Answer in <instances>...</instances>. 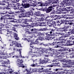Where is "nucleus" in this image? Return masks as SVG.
<instances>
[{
  "mask_svg": "<svg viewBox=\"0 0 74 74\" xmlns=\"http://www.w3.org/2000/svg\"><path fill=\"white\" fill-rule=\"evenodd\" d=\"M22 1V3H20V7L21 9H20V10L21 12V13L20 14L21 15H23L24 17L26 16L27 15H33V12L32 10H31L28 12L26 11H25V9H23V8H29V7H30V4L29 3H25L24 0H23ZM22 7H23V8Z\"/></svg>",
  "mask_w": 74,
  "mask_h": 74,
  "instance_id": "nucleus-1",
  "label": "nucleus"
},
{
  "mask_svg": "<svg viewBox=\"0 0 74 74\" xmlns=\"http://www.w3.org/2000/svg\"><path fill=\"white\" fill-rule=\"evenodd\" d=\"M54 9H55L54 6L52 5L49 7L48 8H47V7H46L44 8H42L40 9H39V10L40 11H43V12H46V14H49V13H50L51 11H53Z\"/></svg>",
  "mask_w": 74,
  "mask_h": 74,
  "instance_id": "nucleus-2",
  "label": "nucleus"
},
{
  "mask_svg": "<svg viewBox=\"0 0 74 74\" xmlns=\"http://www.w3.org/2000/svg\"><path fill=\"white\" fill-rule=\"evenodd\" d=\"M63 41H62L61 42H53V43L50 44V45L51 46H53L55 48H59L60 47V43H63Z\"/></svg>",
  "mask_w": 74,
  "mask_h": 74,
  "instance_id": "nucleus-3",
  "label": "nucleus"
},
{
  "mask_svg": "<svg viewBox=\"0 0 74 74\" xmlns=\"http://www.w3.org/2000/svg\"><path fill=\"white\" fill-rule=\"evenodd\" d=\"M17 65L19 67H22V68H25V66L23 64V60L22 59H18L16 61Z\"/></svg>",
  "mask_w": 74,
  "mask_h": 74,
  "instance_id": "nucleus-4",
  "label": "nucleus"
},
{
  "mask_svg": "<svg viewBox=\"0 0 74 74\" xmlns=\"http://www.w3.org/2000/svg\"><path fill=\"white\" fill-rule=\"evenodd\" d=\"M58 59L54 60L53 61V62H57L56 63H53L51 64L48 65L47 66L49 67H52L53 66H58V64H59V62Z\"/></svg>",
  "mask_w": 74,
  "mask_h": 74,
  "instance_id": "nucleus-5",
  "label": "nucleus"
},
{
  "mask_svg": "<svg viewBox=\"0 0 74 74\" xmlns=\"http://www.w3.org/2000/svg\"><path fill=\"white\" fill-rule=\"evenodd\" d=\"M11 7H14V10H16L17 8H18L19 10L21 9L20 8L21 7H20V3H17L16 5L12 4H11Z\"/></svg>",
  "mask_w": 74,
  "mask_h": 74,
  "instance_id": "nucleus-6",
  "label": "nucleus"
},
{
  "mask_svg": "<svg viewBox=\"0 0 74 74\" xmlns=\"http://www.w3.org/2000/svg\"><path fill=\"white\" fill-rule=\"evenodd\" d=\"M66 33H67L66 34L64 33V38H66L67 37H69L70 35H71V34H74V28L72 30L71 32H66Z\"/></svg>",
  "mask_w": 74,
  "mask_h": 74,
  "instance_id": "nucleus-7",
  "label": "nucleus"
},
{
  "mask_svg": "<svg viewBox=\"0 0 74 74\" xmlns=\"http://www.w3.org/2000/svg\"><path fill=\"white\" fill-rule=\"evenodd\" d=\"M47 25L49 27H55L56 26V24L55 21H52L51 23L49 21L47 23Z\"/></svg>",
  "mask_w": 74,
  "mask_h": 74,
  "instance_id": "nucleus-8",
  "label": "nucleus"
},
{
  "mask_svg": "<svg viewBox=\"0 0 74 74\" xmlns=\"http://www.w3.org/2000/svg\"><path fill=\"white\" fill-rule=\"evenodd\" d=\"M71 42H72V41H70V40H68L67 42H63L62 43H64L63 45H64V46H69H69H70L71 45H73V44H71Z\"/></svg>",
  "mask_w": 74,
  "mask_h": 74,
  "instance_id": "nucleus-9",
  "label": "nucleus"
},
{
  "mask_svg": "<svg viewBox=\"0 0 74 74\" xmlns=\"http://www.w3.org/2000/svg\"><path fill=\"white\" fill-rule=\"evenodd\" d=\"M29 55H31L32 56V57H34V56H38V52H32V51H29Z\"/></svg>",
  "mask_w": 74,
  "mask_h": 74,
  "instance_id": "nucleus-10",
  "label": "nucleus"
},
{
  "mask_svg": "<svg viewBox=\"0 0 74 74\" xmlns=\"http://www.w3.org/2000/svg\"><path fill=\"white\" fill-rule=\"evenodd\" d=\"M66 63H67L68 64L74 65V61L71 60H66Z\"/></svg>",
  "mask_w": 74,
  "mask_h": 74,
  "instance_id": "nucleus-11",
  "label": "nucleus"
},
{
  "mask_svg": "<svg viewBox=\"0 0 74 74\" xmlns=\"http://www.w3.org/2000/svg\"><path fill=\"white\" fill-rule=\"evenodd\" d=\"M23 23L28 25V24H29V23H27V21H28V22H32V19H28L27 20H23Z\"/></svg>",
  "mask_w": 74,
  "mask_h": 74,
  "instance_id": "nucleus-12",
  "label": "nucleus"
},
{
  "mask_svg": "<svg viewBox=\"0 0 74 74\" xmlns=\"http://www.w3.org/2000/svg\"><path fill=\"white\" fill-rule=\"evenodd\" d=\"M46 23L45 22H38V26H46L47 25H45Z\"/></svg>",
  "mask_w": 74,
  "mask_h": 74,
  "instance_id": "nucleus-13",
  "label": "nucleus"
},
{
  "mask_svg": "<svg viewBox=\"0 0 74 74\" xmlns=\"http://www.w3.org/2000/svg\"><path fill=\"white\" fill-rule=\"evenodd\" d=\"M72 21H66L65 23V25H74V23L72 22Z\"/></svg>",
  "mask_w": 74,
  "mask_h": 74,
  "instance_id": "nucleus-14",
  "label": "nucleus"
},
{
  "mask_svg": "<svg viewBox=\"0 0 74 74\" xmlns=\"http://www.w3.org/2000/svg\"><path fill=\"white\" fill-rule=\"evenodd\" d=\"M58 36L60 38H64V33L63 32H59L58 33Z\"/></svg>",
  "mask_w": 74,
  "mask_h": 74,
  "instance_id": "nucleus-15",
  "label": "nucleus"
},
{
  "mask_svg": "<svg viewBox=\"0 0 74 74\" xmlns=\"http://www.w3.org/2000/svg\"><path fill=\"white\" fill-rule=\"evenodd\" d=\"M25 71H27V74H30L33 73V69L30 68L29 70L26 69H25Z\"/></svg>",
  "mask_w": 74,
  "mask_h": 74,
  "instance_id": "nucleus-16",
  "label": "nucleus"
},
{
  "mask_svg": "<svg viewBox=\"0 0 74 74\" xmlns=\"http://www.w3.org/2000/svg\"><path fill=\"white\" fill-rule=\"evenodd\" d=\"M65 27H64L62 28H60L58 29V30L59 32H66L67 31V30L65 28Z\"/></svg>",
  "mask_w": 74,
  "mask_h": 74,
  "instance_id": "nucleus-17",
  "label": "nucleus"
},
{
  "mask_svg": "<svg viewBox=\"0 0 74 74\" xmlns=\"http://www.w3.org/2000/svg\"><path fill=\"white\" fill-rule=\"evenodd\" d=\"M19 44L18 42H15L12 41V42L11 43L10 45V46H11L12 47L13 45H16L15 46H16L17 47H19V46L18 45Z\"/></svg>",
  "mask_w": 74,
  "mask_h": 74,
  "instance_id": "nucleus-18",
  "label": "nucleus"
},
{
  "mask_svg": "<svg viewBox=\"0 0 74 74\" xmlns=\"http://www.w3.org/2000/svg\"><path fill=\"white\" fill-rule=\"evenodd\" d=\"M48 33H50V34L51 36H53V34H54V30H53V29L49 30Z\"/></svg>",
  "mask_w": 74,
  "mask_h": 74,
  "instance_id": "nucleus-19",
  "label": "nucleus"
},
{
  "mask_svg": "<svg viewBox=\"0 0 74 74\" xmlns=\"http://www.w3.org/2000/svg\"><path fill=\"white\" fill-rule=\"evenodd\" d=\"M57 12H62L63 11H64V9L62 8H57Z\"/></svg>",
  "mask_w": 74,
  "mask_h": 74,
  "instance_id": "nucleus-20",
  "label": "nucleus"
},
{
  "mask_svg": "<svg viewBox=\"0 0 74 74\" xmlns=\"http://www.w3.org/2000/svg\"><path fill=\"white\" fill-rule=\"evenodd\" d=\"M46 4H47V5H52V4H53V1H46L45 3Z\"/></svg>",
  "mask_w": 74,
  "mask_h": 74,
  "instance_id": "nucleus-21",
  "label": "nucleus"
},
{
  "mask_svg": "<svg viewBox=\"0 0 74 74\" xmlns=\"http://www.w3.org/2000/svg\"><path fill=\"white\" fill-rule=\"evenodd\" d=\"M64 2L66 5H71V2H70V0H64Z\"/></svg>",
  "mask_w": 74,
  "mask_h": 74,
  "instance_id": "nucleus-22",
  "label": "nucleus"
},
{
  "mask_svg": "<svg viewBox=\"0 0 74 74\" xmlns=\"http://www.w3.org/2000/svg\"><path fill=\"white\" fill-rule=\"evenodd\" d=\"M10 22H17L18 23H21V19H17V21H15L14 20H11L10 21Z\"/></svg>",
  "mask_w": 74,
  "mask_h": 74,
  "instance_id": "nucleus-23",
  "label": "nucleus"
},
{
  "mask_svg": "<svg viewBox=\"0 0 74 74\" xmlns=\"http://www.w3.org/2000/svg\"><path fill=\"white\" fill-rule=\"evenodd\" d=\"M38 6H40V7H44V5L43 4V3L42 2L40 1L38 3Z\"/></svg>",
  "mask_w": 74,
  "mask_h": 74,
  "instance_id": "nucleus-24",
  "label": "nucleus"
},
{
  "mask_svg": "<svg viewBox=\"0 0 74 74\" xmlns=\"http://www.w3.org/2000/svg\"><path fill=\"white\" fill-rule=\"evenodd\" d=\"M32 27H33V26H38V22L37 23H36L34 21L32 22Z\"/></svg>",
  "mask_w": 74,
  "mask_h": 74,
  "instance_id": "nucleus-25",
  "label": "nucleus"
},
{
  "mask_svg": "<svg viewBox=\"0 0 74 74\" xmlns=\"http://www.w3.org/2000/svg\"><path fill=\"white\" fill-rule=\"evenodd\" d=\"M33 38V36L31 37L30 36H29L27 37V38H24V40H27V41L28 42H29L30 41V38Z\"/></svg>",
  "mask_w": 74,
  "mask_h": 74,
  "instance_id": "nucleus-26",
  "label": "nucleus"
},
{
  "mask_svg": "<svg viewBox=\"0 0 74 74\" xmlns=\"http://www.w3.org/2000/svg\"><path fill=\"white\" fill-rule=\"evenodd\" d=\"M54 20H56V19H60V17L58 15H54V17L53 18Z\"/></svg>",
  "mask_w": 74,
  "mask_h": 74,
  "instance_id": "nucleus-27",
  "label": "nucleus"
},
{
  "mask_svg": "<svg viewBox=\"0 0 74 74\" xmlns=\"http://www.w3.org/2000/svg\"><path fill=\"white\" fill-rule=\"evenodd\" d=\"M14 37L15 40H19V37H18V34L15 33L14 34Z\"/></svg>",
  "mask_w": 74,
  "mask_h": 74,
  "instance_id": "nucleus-28",
  "label": "nucleus"
},
{
  "mask_svg": "<svg viewBox=\"0 0 74 74\" xmlns=\"http://www.w3.org/2000/svg\"><path fill=\"white\" fill-rule=\"evenodd\" d=\"M70 8H71V7H66L65 8H64V11H66L67 12L69 11L70 10Z\"/></svg>",
  "mask_w": 74,
  "mask_h": 74,
  "instance_id": "nucleus-29",
  "label": "nucleus"
},
{
  "mask_svg": "<svg viewBox=\"0 0 74 74\" xmlns=\"http://www.w3.org/2000/svg\"><path fill=\"white\" fill-rule=\"evenodd\" d=\"M38 38L34 42V44H39V41H38Z\"/></svg>",
  "mask_w": 74,
  "mask_h": 74,
  "instance_id": "nucleus-30",
  "label": "nucleus"
},
{
  "mask_svg": "<svg viewBox=\"0 0 74 74\" xmlns=\"http://www.w3.org/2000/svg\"><path fill=\"white\" fill-rule=\"evenodd\" d=\"M46 62H46V60H42L40 62V64H44V63H46Z\"/></svg>",
  "mask_w": 74,
  "mask_h": 74,
  "instance_id": "nucleus-31",
  "label": "nucleus"
},
{
  "mask_svg": "<svg viewBox=\"0 0 74 74\" xmlns=\"http://www.w3.org/2000/svg\"><path fill=\"white\" fill-rule=\"evenodd\" d=\"M51 36L50 34H48V33H46L45 37L47 38H50V36Z\"/></svg>",
  "mask_w": 74,
  "mask_h": 74,
  "instance_id": "nucleus-32",
  "label": "nucleus"
},
{
  "mask_svg": "<svg viewBox=\"0 0 74 74\" xmlns=\"http://www.w3.org/2000/svg\"><path fill=\"white\" fill-rule=\"evenodd\" d=\"M57 23H58L57 24V26H60V25H61L62 24L60 21H57Z\"/></svg>",
  "mask_w": 74,
  "mask_h": 74,
  "instance_id": "nucleus-33",
  "label": "nucleus"
},
{
  "mask_svg": "<svg viewBox=\"0 0 74 74\" xmlns=\"http://www.w3.org/2000/svg\"><path fill=\"white\" fill-rule=\"evenodd\" d=\"M41 14V13H40L38 12H36V15L37 16H40Z\"/></svg>",
  "mask_w": 74,
  "mask_h": 74,
  "instance_id": "nucleus-34",
  "label": "nucleus"
},
{
  "mask_svg": "<svg viewBox=\"0 0 74 74\" xmlns=\"http://www.w3.org/2000/svg\"><path fill=\"white\" fill-rule=\"evenodd\" d=\"M46 72H50V73H51V74H55L56 73H55V72H53L52 71H49V70H46L45 71Z\"/></svg>",
  "mask_w": 74,
  "mask_h": 74,
  "instance_id": "nucleus-35",
  "label": "nucleus"
},
{
  "mask_svg": "<svg viewBox=\"0 0 74 74\" xmlns=\"http://www.w3.org/2000/svg\"><path fill=\"white\" fill-rule=\"evenodd\" d=\"M67 51H69V52H74V49L73 48H71L70 49H67Z\"/></svg>",
  "mask_w": 74,
  "mask_h": 74,
  "instance_id": "nucleus-36",
  "label": "nucleus"
},
{
  "mask_svg": "<svg viewBox=\"0 0 74 74\" xmlns=\"http://www.w3.org/2000/svg\"><path fill=\"white\" fill-rule=\"evenodd\" d=\"M33 61L34 63V62H39V61H41V59L40 58H39L38 59H36L34 60H33Z\"/></svg>",
  "mask_w": 74,
  "mask_h": 74,
  "instance_id": "nucleus-37",
  "label": "nucleus"
},
{
  "mask_svg": "<svg viewBox=\"0 0 74 74\" xmlns=\"http://www.w3.org/2000/svg\"><path fill=\"white\" fill-rule=\"evenodd\" d=\"M60 21L61 22L62 24H63H63H64V23L65 24L66 20L64 19H61Z\"/></svg>",
  "mask_w": 74,
  "mask_h": 74,
  "instance_id": "nucleus-38",
  "label": "nucleus"
},
{
  "mask_svg": "<svg viewBox=\"0 0 74 74\" xmlns=\"http://www.w3.org/2000/svg\"><path fill=\"white\" fill-rule=\"evenodd\" d=\"M69 11L70 12V14H72L74 12V10L73 9H69Z\"/></svg>",
  "mask_w": 74,
  "mask_h": 74,
  "instance_id": "nucleus-39",
  "label": "nucleus"
},
{
  "mask_svg": "<svg viewBox=\"0 0 74 74\" xmlns=\"http://www.w3.org/2000/svg\"><path fill=\"white\" fill-rule=\"evenodd\" d=\"M53 12H51L50 14V17L52 18H53L54 17V16L55 15L54 14H53Z\"/></svg>",
  "mask_w": 74,
  "mask_h": 74,
  "instance_id": "nucleus-40",
  "label": "nucleus"
},
{
  "mask_svg": "<svg viewBox=\"0 0 74 74\" xmlns=\"http://www.w3.org/2000/svg\"><path fill=\"white\" fill-rule=\"evenodd\" d=\"M19 52L20 54V55H18L19 57H20V58H23V57L22 56V54H21L22 53V52H21V49H19Z\"/></svg>",
  "mask_w": 74,
  "mask_h": 74,
  "instance_id": "nucleus-41",
  "label": "nucleus"
},
{
  "mask_svg": "<svg viewBox=\"0 0 74 74\" xmlns=\"http://www.w3.org/2000/svg\"><path fill=\"white\" fill-rule=\"evenodd\" d=\"M38 40H40V41H44V38L43 37H39Z\"/></svg>",
  "mask_w": 74,
  "mask_h": 74,
  "instance_id": "nucleus-42",
  "label": "nucleus"
},
{
  "mask_svg": "<svg viewBox=\"0 0 74 74\" xmlns=\"http://www.w3.org/2000/svg\"><path fill=\"white\" fill-rule=\"evenodd\" d=\"M60 5H62V6H63V5H64V4H66V3L64 1V0L63 1L61 2V3H60Z\"/></svg>",
  "mask_w": 74,
  "mask_h": 74,
  "instance_id": "nucleus-43",
  "label": "nucleus"
},
{
  "mask_svg": "<svg viewBox=\"0 0 74 74\" xmlns=\"http://www.w3.org/2000/svg\"><path fill=\"white\" fill-rule=\"evenodd\" d=\"M40 16L41 18H45V15L44 14H41Z\"/></svg>",
  "mask_w": 74,
  "mask_h": 74,
  "instance_id": "nucleus-44",
  "label": "nucleus"
},
{
  "mask_svg": "<svg viewBox=\"0 0 74 74\" xmlns=\"http://www.w3.org/2000/svg\"><path fill=\"white\" fill-rule=\"evenodd\" d=\"M44 56H45L44 57V59L45 60H48V55H44Z\"/></svg>",
  "mask_w": 74,
  "mask_h": 74,
  "instance_id": "nucleus-45",
  "label": "nucleus"
},
{
  "mask_svg": "<svg viewBox=\"0 0 74 74\" xmlns=\"http://www.w3.org/2000/svg\"><path fill=\"white\" fill-rule=\"evenodd\" d=\"M45 52L46 53H50V51H49V50H48V49H46V50L45 51Z\"/></svg>",
  "mask_w": 74,
  "mask_h": 74,
  "instance_id": "nucleus-46",
  "label": "nucleus"
},
{
  "mask_svg": "<svg viewBox=\"0 0 74 74\" xmlns=\"http://www.w3.org/2000/svg\"><path fill=\"white\" fill-rule=\"evenodd\" d=\"M37 36L38 37H41L42 36V34L41 32H38V33L37 34Z\"/></svg>",
  "mask_w": 74,
  "mask_h": 74,
  "instance_id": "nucleus-47",
  "label": "nucleus"
},
{
  "mask_svg": "<svg viewBox=\"0 0 74 74\" xmlns=\"http://www.w3.org/2000/svg\"><path fill=\"white\" fill-rule=\"evenodd\" d=\"M45 18H41H41H40L39 19V21H40V22H41V21H44V20H45Z\"/></svg>",
  "mask_w": 74,
  "mask_h": 74,
  "instance_id": "nucleus-48",
  "label": "nucleus"
},
{
  "mask_svg": "<svg viewBox=\"0 0 74 74\" xmlns=\"http://www.w3.org/2000/svg\"><path fill=\"white\" fill-rule=\"evenodd\" d=\"M53 3H55L57 4L58 2H59V0H53Z\"/></svg>",
  "mask_w": 74,
  "mask_h": 74,
  "instance_id": "nucleus-49",
  "label": "nucleus"
},
{
  "mask_svg": "<svg viewBox=\"0 0 74 74\" xmlns=\"http://www.w3.org/2000/svg\"><path fill=\"white\" fill-rule=\"evenodd\" d=\"M63 67H69V66L67 65L66 64H64L63 66Z\"/></svg>",
  "mask_w": 74,
  "mask_h": 74,
  "instance_id": "nucleus-50",
  "label": "nucleus"
},
{
  "mask_svg": "<svg viewBox=\"0 0 74 74\" xmlns=\"http://www.w3.org/2000/svg\"><path fill=\"white\" fill-rule=\"evenodd\" d=\"M14 12H12V11L10 10L9 12H8V14H14Z\"/></svg>",
  "mask_w": 74,
  "mask_h": 74,
  "instance_id": "nucleus-51",
  "label": "nucleus"
},
{
  "mask_svg": "<svg viewBox=\"0 0 74 74\" xmlns=\"http://www.w3.org/2000/svg\"><path fill=\"white\" fill-rule=\"evenodd\" d=\"M57 40L58 41H62V40L63 41V39H62V38L60 37H59L58 38H57Z\"/></svg>",
  "mask_w": 74,
  "mask_h": 74,
  "instance_id": "nucleus-52",
  "label": "nucleus"
},
{
  "mask_svg": "<svg viewBox=\"0 0 74 74\" xmlns=\"http://www.w3.org/2000/svg\"><path fill=\"white\" fill-rule=\"evenodd\" d=\"M60 55H61L60 56V57H63V55H64V52H60Z\"/></svg>",
  "mask_w": 74,
  "mask_h": 74,
  "instance_id": "nucleus-53",
  "label": "nucleus"
},
{
  "mask_svg": "<svg viewBox=\"0 0 74 74\" xmlns=\"http://www.w3.org/2000/svg\"><path fill=\"white\" fill-rule=\"evenodd\" d=\"M12 30H13V31H14V32H17L16 30V28L14 27H12Z\"/></svg>",
  "mask_w": 74,
  "mask_h": 74,
  "instance_id": "nucleus-54",
  "label": "nucleus"
},
{
  "mask_svg": "<svg viewBox=\"0 0 74 74\" xmlns=\"http://www.w3.org/2000/svg\"><path fill=\"white\" fill-rule=\"evenodd\" d=\"M7 7H11V4L8 3V5H7Z\"/></svg>",
  "mask_w": 74,
  "mask_h": 74,
  "instance_id": "nucleus-55",
  "label": "nucleus"
},
{
  "mask_svg": "<svg viewBox=\"0 0 74 74\" xmlns=\"http://www.w3.org/2000/svg\"><path fill=\"white\" fill-rule=\"evenodd\" d=\"M38 51L39 52H41L42 53H43L42 51V48H39L38 49Z\"/></svg>",
  "mask_w": 74,
  "mask_h": 74,
  "instance_id": "nucleus-56",
  "label": "nucleus"
},
{
  "mask_svg": "<svg viewBox=\"0 0 74 74\" xmlns=\"http://www.w3.org/2000/svg\"><path fill=\"white\" fill-rule=\"evenodd\" d=\"M33 73V72H37V70L36 69H32Z\"/></svg>",
  "mask_w": 74,
  "mask_h": 74,
  "instance_id": "nucleus-57",
  "label": "nucleus"
},
{
  "mask_svg": "<svg viewBox=\"0 0 74 74\" xmlns=\"http://www.w3.org/2000/svg\"><path fill=\"white\" fill-rule=\"evenodd\" d=\"M4 16H2L1 18H0V20H1V21H3V19H5V18H4Z\"/></svg>",
  "mask_w": 74,
  "mask_h": 74,
  "instance_id": "nucleus-58",
  "label": "nucleus"
},
{
  "mask_svg": "<svg viewBox=\"0 0 74 74\" xmlns=\"http://www.w3.org/2000/svg\"><path fill=\"white\" fill-rule=\"evenodd\" d=\"M63 18L64 19H69V18H70L69 17H67L65 16H64L63 17Z\"/></svg>",
  "mask_w": 74,
  "mask_h": 74,
  "instance_id": "nucleus-59",
  "label": "nucleus"
},
{
  "mask_svg": "<svg viewBox=\"0 0 74 74\" xmlns=\"http://www.w3.org/2000/svg\"><path fill=\"white\" fill-rule=\"evenodd\" d=\"M48 50L50 51H52L53 50V49L52 48H51V47H49V49H48Z\"/></svg>",
  "mask_w": 74,
  "mask_h": 74,
  "instance_id": "nucleus-60",
  "label": "nucleus"
},
{
  "mask_svg": "<svg viewBox=\"0 0 74 74\" xmlns=\"http://www.w3.org/2000/svg\"><path fill=\"white\" fill-rule=\"evenodd\" d=\"M53 53H56V51L54 49H53V50L52 51Z\"/></svg>",
  "mask_w": 74,
  "mask_h": 74,
  "instance_id": "nucleus-61",
  "label": "nucleus"
},
{
  "mask_svg": "<svg viewBox=\"0 0 74 74\" xmlns=\"http://www.w3.org/2000/svg\"><path fill=\"white\" fill-rule=\"evenodd\" d=\"M56 52L57 54H60V51L59 50L56 51Z\"/></svg>",
  "mask_w": 74,
  "mask_h": 74,
  "instance_id": "nucleus-62",
  "label": "nucleus"
},
{
  "mask_svg": "<svg viewBox=\"0 0 74 74\" xmlns=\"http://www.w3.org/2000/svg\"><path fill=\"white\" fill-rule=\"evenodd\" d=\"M46 60V63H51V60H48V59L46 60Z\"/></svg>",
  "mask_w": 74,
  "mask_h": 74,
  "instance_id": "nucleus-63",
  "label": "nucleus"
},
{
  "mask_svg": "<svg viewBox=\"0 0 74 74\" xmlns=\"http://www.w3.org/2000/svg\"><path fill=\"white\" fill-rule=\"evenodd\" d=\"M42 50L43 51V53H44V51H46V50H47V49H46V48H42Z\"/></svg>",
  "mask_w": 74,
  "mask_h": 74,
  "instance_id": "nucleus-64",
  "label": "nucleus"
}]
</instances>
